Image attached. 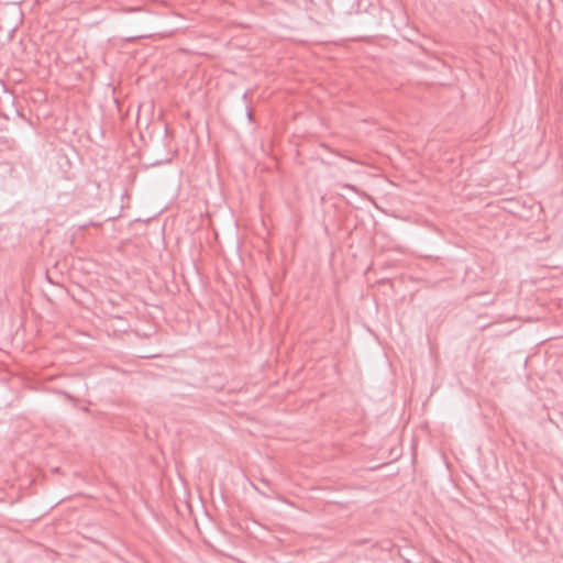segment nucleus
<instances>
[{"instance_id": "f03ea898", "label": "nucleus", "mask_w": 563, "mask_h": 563, "mask_svg": "<svg viewBox=\"0 0 563 563\" xmlns=\"http://www.w3.org/2000/svg\"><path fill=\"white\" fill-rule=\"evenodd\" d=\"M247 118L252 119L251 112H247Z\"/></svg>"}, {"instance_id": "f257e3e1", "label": "nucleus", "mask_w": 563, "mask_h": 563, "mask_svg": "<svg viewBox=\"0 0 563 563\" xmlns=\"http://www.w3.org/2000/svg\"><path fill=\"white\" fill-rule=\"evenodd\" d=\"M344 187H346V188H349L351 190L356 191V188L353 185L345 184Z\"/></svg>"}]
</instances>
